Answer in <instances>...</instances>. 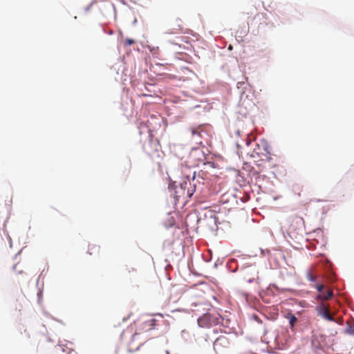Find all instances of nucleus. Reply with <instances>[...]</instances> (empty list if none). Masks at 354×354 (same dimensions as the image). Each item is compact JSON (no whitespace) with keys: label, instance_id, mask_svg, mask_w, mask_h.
I'll return each mask as SVG.
<instances>
[{"label":"nucleus","instance_id":"nucleus-1","mask_svg":"<svg viewBox=\"0 0 354 354\" xmlns=\"http://www.w3.org/2000/svg\"><path fill=\"white\" fill-rule=\"evenodd\" d=\"M224 319L218 313V311L212 313L207 312L203 316L198 319V324L200 327L209 328L212 326L222 324L223 325Z\"/></svg>","mask_w":354,"mask_h":354},{"label":"nucleus","instance_id":"nucleus-2","mask_svg":"<svg viewBox=\"0 0 354 354\" xmlns=\"http://www.w3.org/2000/svg\"><path fill=\"white\" fill-rule=\"evenodd\" d=\"M195 189L192 187L190 182H185L184 183H181L179 187H176V197L183 198H190L194 194Z\"/></svg>","mask_w":354,"mask_h":354},{"label":"nucleus","instance_id":"nucleus-3","mask_svg":"<svg viewBox=\"0 0 354 354\" xmlns=\"http://www.w3.org/2000/svg\"><path fill=\"white\" fill-rule=\"evenodd\" d=\"M163 316L160 313H156L150 317V318L146 320L143 323V330L145 331L151 330L155 326L157 325V323L160 322V319H162Z\"/></svg>","mask_w":354,"mask_h":354},{"label":"nucleus","instance_id":"nucleus-4","mask_svg":"<svg viewBox=\"0 0 354 354\" xmlns=\"http://www.w3.org/2000/svg\"><path fill=\"white\" fill-rule=\"evenodd\" d=\"M160 149V142L158 140L150 139L148 145L144 146V150L146 153L152 156L155 152L158 151Z\"/></svg>","mask_w":354,"mask_h":354},{"label":"nucleus","instance_id":"nucleus-5","mask_svg":"<svg viewBox=\"0 0 354 354\" xmlns=\"http://www.w3.org/2000/svg\"><path fill=\"white\" fill-rule=\"evenodd\" d=\"M314 287L319 292L318 297L322 300H328L333 296V291L331 290H327L324 292V285L322 283L317 284Z\"/></svg>","mask_w":354,"mask_h":354},{"label":"nucleus","instance_id":"nucleus-6","mask_svg":"<svg viewBox=\"0 0 354 354\" xmlns=\"http://www.w3.org/2000/svg\"><path fill=\"white\" fill-rule=\"evenodd\" d=\"M100 246L95 243H90L88 248V253L90 255H96L100 253Z\"/></svg>","mask_w":354,"mask_h":354},{"label":"nucleus","instance_id":"nucleus-7","mask_svg":"<svg viewBox=\"0 0 354 354\" xmlns=\"http://www.w3.org/2000/svg\"><path fill=\"white\" fill-rule=\"evenodd\" d=\"M189 37L187 36H179L176 37V40L174 42H172L173 44L178 45L179 46H181L183 43L188 44L189 41L188 40Z\"/></svg>","mask_w":354,"mask_h":354},{"label":"nucleus","instance_id":"nucleus-8","mask_svg":"<svg viewBox=\"0 0 354 354\" xmlns=\"http://www.w3.org/2000/svg\"><path fill=\"white\" fill-rule=\"evenodd\" d=\"M319 315L326 319V320H328V321H333L334 319H333V315L330 314V311H319Z\"/></svg>","mask_w":354,"mask_h":354},{"label":"nucleus","instance_id":"nucleus-9","mask_svg":"<svg viewBox=\"0 0 354 354\" xmlns=\"http://www.w3.org/2000/svg\"><path fill=\"white\" fill-rule=\"evenodd\" d=\"M183 32V29L180 24H177V28H171L169 30V34H179Z\"/></svg>","mask_w":354,"mask_h":354},{"label":"nucleus","instance_id":"nucleus-10","mask_svg":"<svg viewBox=\"0 0 354 354\" xmlns=\"http://www.w3.org/2000/svg\"><path fill=\"white\" fill-rule=\"evenodd\" d=\"M287 319H289L290 325L292 328H293L295 322H297V317L292 315L291 313H287V315L286 316Z\"/></svg>","mask_w":354,"mask_h":354},{"label":"nucleus","instance_id":"nucleus-11","mask_svg":"<svg viewBox=\"0 0 354 354\" xmlns=\"http://www.w3.org/2000/svg\"><path fill=\"white\" fill-rule=\"evenodd\" d=\"M196 296H198L200 297V299L198 301H193L192 304L195 306H201L202 304L206 305V304L204 303L205 301V297H203V294L202 295H196Z\"/></svg>","mask_w":354,"mask_h":354},{"label":"nucleus","instance_id":"nucleus-12","mask_svg":"<svg viewBox=\"0 0 354 354\" xmlns=\"http://www.w3.org/2000/svg\"><path fill=\"white\" fill-rule=\"evenodd\" d=\"M306 277L310 281H315L317 279V275L314 274L310 270H308Z\"/></svg>","mask_w":354,"mask_h":354},{"label":"nucleus","instance_id":"nucleus-13","mask_svg":"<svg viewBox=\"0 0 354 354\" xmlns=\"http://www.w3.org/2000/svg\"><path fill=\"white\" fill-rule=\"evenodd\" d=\"M104 2H109L111 4V6L113 7L114 11L115 10V3L117 2H121L122 3L125 4V2L123 0H102Z\"/></svg>","mask_w":354,"mask_h":354},{"label":"nucleus","instance_id":"nucleus-14","mask_svg":"<svg viewBox=\"0 0 354 354\" xmlns=\"http://www.w3.org/2000/svg\"><path fill=\"white\" fill-rule=\"evenodd\" d=\"M346 332L348 335L354 336V324L353 325H349L346 328Z\"/></svg>","mask_w":354,"mask_h":354},{"label":"nucleus","instance_id":"nucleus-15","mask_svg":"<svg viewBox=\"0 0 354 354\" xmlns=\"http://www.w3.org/2000/svg\"><path fill=\"white\" fill-rule=\"evenodd\" d=\"M135 43V41L132 39L127 38L124 40L123 44L124 46H130L131 44H133Z\"/></svg>","mask_w":354,"mask_h":354},{"label":"nucleus","instance_id":"nucleus-16","mask_svg":"<svg viewBox=\"0 0 354 354\" xmlns=\"http://www.w3.org/2000/svg\"><path fill=\"white\" fill-rule=\"evenodd\" d=\"M252 318L254 319H255L259 323H262L263 322V320L257 315L253 314L252 315Z\"/></svg>","mask_w":354,"mask_h":354},{"label":"nucleus","instance_id":"nucleus-17","mask_svg":"<svg viewBox=\"0 0 354 354\" xmlns=\"http://www.w3.org/2000/svg\"><path fill=\"white\" fill-rule=\"evenodd\" d=\"M225 337H220L216 339V342H215V344L217 345L218 343H220L221 342H223V341H225Z\"/></svg>","mask_w":354,"mask_h":354},{"label":"nucleus","instance_id":"nucleus-18","mask_svg":"<svg viewBox=\"0 0 354 354\" xmlns=\"http://www.w3.org/2000/svg\"><path fill=\"white\" fill-rule=\"evenodd\" d=\"M300 306L303 308H308L307 303L305 301H302L300 302Z\"/></svg>","mask_w":354,"mask_h":354},{"label":"nucleus","instance_id":"nucleus-19","mask_svg":"<svg viewBox=\"0 0 354 354\" xmlns=\"http://www.w3.org/2000/svg\"><path fill=\"white\" fill-rule=\"evenodd\" d=\"M199 132L196 130H192V136H194L195 135L199 136Z\"/></svg>","mask_w":354,"mask_h":354},{"label":"nucleus","instance_id":"nucleus-20","mask_svg":"<svg viewBox=\"0 0 354 354\" xmlns=\"http://www.w3.org/2000/svg\"><path fill=\"white\" fill-rule=\"evenodd\" d=\"M319 310H329V308H328V306H326L323 305V306Z\"/></svg>","mask_w":354,"mask_h":354},{"label":"nucleus","instance_id":"nucleus-21","mask_svg":"<svg viewBox=\"0 0 354 354\" xmlns=\"http://www.w3.org/2000/svg\"><path fill=\"white\" fill-rule=\"evenodd\" d=\"M262 316H263L265 318L268 319V317L266 314L263 313L262 311H259Z\"/></svg>","mask_w":354,"mask_h":354},{"label":"nucleus","instance_id":"nucleus-22","mask_svg":"<svg viewBox=\"0 0 354 354\" xmlns=\"http://www.w3.org/2000/svg\"><path fill=\"white\" fill-rule=\"evenodd\" d=\"M129 1H131V2H133V3H137V1H138V0H129Z\"/></svg>","mask_w":354,"mask_h":354},{"label":"nucleus","instance_id":"nucleus-23","mask_svg":"<svg viewBox=\"0 0 354 354\" xmlns=\"http://www.w3.org/2000/svg\"><path fill=\"white\" fill-rule=\"evenodd\" d=\"M228 49H229V50H232V46L231 45H230V46H228Z\"/></svg>","mask_w":354,"mask_h":354},{"label":"nucleus","instance_id":"nucleus-24","mask_svg":"<svg viewBox=\"0 0 354 354\" xmlns=\"http://www.w3.org/2000/svg\"><path fill=\"white\" fill-rule=\"evenodd\" d=\"M204 308H205V309H206L207 310H209V308H208V305H207V308H206V307H205Z\"/></svg>","mask_w":354,"mask_h":354},{"label":"nucleus","instance_id":"nucleus-25","mask_svg":"<svg viewBox=\"0 0 354 354\" xmlns=\"http://www.w3.org/2000/svg\"><path fill=\"white\" fill-rule=\"evenodd\" d=\"M178 21H180V19L177 20V21H176V23L178 24Z\"/></svg>","mask_w":354,"mask_h":354},{"label":"nucleus","instance_id":"nucleus-26","mask_svg":"<svg viewBox=\"0 0 354 354\" xmlns=\"http://www.w3.org/2000/svg\"><path fill=\"white\" fill-rule=\"evenodd\" d=\"M178 21H180V19L177 20V21H176V23L178 24Z\"/></svg>","mask_w":354,"mask_h":354}]
</instances>
